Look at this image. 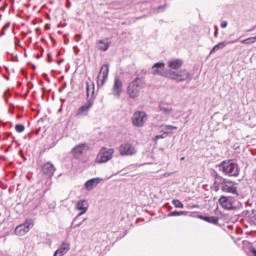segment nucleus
<instances>
[{"label": "nucleus", "mask_w": 256, "mask_h": 256, "mask_svg": "<svg viewBox=\"0 0 256 256\" xmlns=\"http://www.w3.org/2000/svg\"><path fill=\"white\" fill-rule=\"evenodd\" d=\"M219 168L224 175H229V177H237L239 175V166L233 160L223 161Z\"/></svg>", "instance_id": "f257e3e1"}, {"label": "nucleus", "mask_w": 256, "mask_h": 256, "mask_svg": "<svg viewBox=\"0 0 256 256\" xmlns=\"http://www.w3.org/2000/svg\"><path fill=\"white\" fill-rule=\"evenodd\" d=\"M89 151V145L87 143H81L75 146L71 153L74 157V159H77L78 161H81V163H87V158L85 155H87Z\"/></svg>", "instance_id": "f03ea898"}, {"label": "nucleus", "mask_w": 256, "mask_h": 256, "mask_svg": "<svg viewBox=\"0 0 256 256\" xmlns=\"http://www.w3.org/2000/svg\"><path fill=\"white\" fill-rule=\"evenodd\" d=\"M113 155H115V149L103 147L98 152L95 163H98V165H101L103 163H109V161L113 159Z\"/></svg>", "instance_id": "7ed1b4c3"}, {"label": "nucleus", "mask_w": 256, "mask_h": 256, "mask_svg": "<svg viewBox=\"0 0 256 256\" xmlns=\"http://www.w3.org/2000/svg\"><path fill=\"white\" fill-rule=\"evenodd\" d=\"M167 79H172L173 81H177V83H181L182 81H187L191 77V74L187 70H180L179 72L168 71L166 72Z\"/></svg>", "instance_id": "20e7f679"}, {"label": "nucleus", "mask_w": 256, "mask_h": 256, "mask_svg": "<svg viewBox=\"0 0 256 256\" xmlns=\"http://www.w3.org/2000/svg\"><path fill=\"white\" fill-rule=\"evenodd\" d=\"M141 89V79L136 78L128 85L127 93L129 97L136 99L141 94Z\"/></svg>", "instance_id": "39448f33"}, {"label": "nucleus", "mask_w": 256, "mask_h": 256, "mask_svg": "<svg viewBox=\"0 0 256 256\" xmlns=\"http://www.w3.org/2000/svg\"><path fill=\"white\" fill-rule=\"evenodd\" d=\"M218 203L226 211H233V209L237 208L235 198L231 196H221Z\"/></svg>", "instance_id": "423d86ee"}, {"label": "nucleus", "mask_w": 256, "mask_h": 256, "mask_svg": "<svg viewBox=\"0 0 256 256\" xmlns=\"http://www.w3.org/2000/svg\"><path fill=\"white\" fill-rule=\"evenodd\" d=\"M145 123H147V113L138 111L133 114L132 125H134V127H143Z\"/></svg>", "instance_id": "0eeeda50"}, {"label": "nucleus", "mask_w": 256, "mask_h": 256, "mask_svg": "<svg viewBox=\"0 0 256 256\" xmlns=\"http://www.w3.org/2000/svg\"><path fill=\"white\" fill-rule=\"evenodd\" d=\"M31 229H33V220H27L25 223L16 227L15 235L18 237H23V235H27Z\"/></svg>", "instance_id": "6e6552de"}, {"label": "nucleus", "mask_w": 256, "mask_h": 256, "mask_svg": "<svg viewBox=\"0 0 256 256\" xmlns=\"http://www.w3.org/2000/svg\"><path fill=\"white\" fill-rule=\"evenodd\" d=\"M108 77H109V64H104L102 65L98 74V80H97L98 87H103V85L107 83Z\"/></svg>", "instance_id": "1a4fd4ad"}, {"label": "nucleus", "mask_w": 256, "mask_h": 256, "mask_svg": "<svg viewBox=\"0 0 256 256\" xmlns=\"http://www.w3.org/2000/svg\"><path fill=\"white\" fill-rule=\"evenodd\" d=\"M111 93L113 97L117 98H120L123 93V80H121V78H119L118 76L114 78Z\"/></svg>", "instance_id": "9d476101"}, {"label": "nucleus", "mask_w": 256, "mask_h": 256, "mask_svg": "<svg viewBox=\"0 0 256 256\" xmlns=\"http://www.w3.org/2000/svg\"><path fill=\"white\" fill-rule=\"evenodd\" d=\"M119 153L122 157L137 155V148L130 143H125L120 146Z\"/></svg>", "instance_id": "9b49d317"}, {"label": "nucleus", "mask_w": 256, "mask_h": 256, "mask_svg": "<svg viewBox=\"0 0 256 256\" xmlns=\"http://www.w3.org/2000/svg\"><path fill=\"white\" fill-rule=\"evenodd\" d=\"M221 190L224 193H232L233 195H237V184L235 182L223 179L221 183Z\"/></svg>", "instance_id": "f8f14e48"}, {"label": "nucleus", "mask_w": 256, "mask_h": 256, "mask_svg": "<svg viewBox=\"0 0 256 256\" xmlns=\"http://www.w3.org/2000/svg\"><path fill=\"white\" fill-rule=\"evenodd\" d=\"M95 101L93 99L87 100V103L82 105L76 112V117H87L89 115V111L93 107Z\"/></svg>", "instance_id": "ddd939ff"}, {"label": "nucleus", "mask_w": 256, "mask_h": 256, "mask_svg": "<svg viewBox=\"0 0 256 256\" xmlns=\"http://www.w3.org/2000/svg\"><path fill=\"white\" fill-rule=\"evenodd\" d=\"M74 209L79 211L77 217H81V215H85L89 209V202L85 199L78 200L75 202Z\"/></svg>", "instance_id": "4468645a"}, {"label": "nucleus", "mask_w": 256, "mask_h": 256, "mask_svg": "<svg viewBox=\"0 0 256 256\" xmlns=\"http://www.w3.org/2000/svg\"><path fill=\"white\" fill-rule=\"evenodd\" d=\"M176 129L177 127L173 125H159V126H154L152 131H158V133H163L167 137L169 133H172V131Z\"/></svg>", "instance_id": "2eb2a0df"}, {"label": "nucleus", "mask_w": 256, "mask_h": 256, "mask_svg": "<svg viewBox=\"0 0 256 256\" xmlns=\"http://www.w3.org/2000/svg\"><path fill=\"white\" fill-rule=\"evenodd\" d=\"M165 71V63L158 62L152 66V75H161L162 77H167Z\"/></svg>", "instance_id": "dca6fc26"}, {"label": "nucleus", "mask_w": 256, "mask_h": 256, "mask_svg": "<svg viewBox=\"0 0 256 256\" xmlns=\"http://www.w3.org/2000/svg\"><path fill=\"white\" fill-rule=\"evenodd\" d=\"M42 173L51 179L55 175V166L51 162L45 163L42 167Z\"/></svg>", "instance_id": "f3484780"}, {"label": "nucleus", "mask_w": 256, "mask_h": 256, "mask_svg": "<svg viewBox=\"0 0 256 256\" xmlns=\"http://www.w3.org/2000/svg\"><path fill=\"white\" fill-rule=\"evenodd\" d=\"M71 250V244L69 242H63L59 249L55 251L54 256H63L67 255L69 251Z\"/></svg>", "instance_id": "a211bd4d"}, {"label": "nucleus", "mask_w": 256, "mask_h": 256, "mask_svg": "<svg viewBox=\"0 0 256 256\" xmlns=\"http://www.w3.org/2000/svg\"><path fill=\"white\" fill-rule=\"evenodd\" d=\"M101 181H103V178H92L85 183V189H87V191H93Z\"/></svg>", "instance_id": "6ab92c4d"}, {"label": "nucleus", "mask_w": 256, "mask_h": 256, "mask_svg": "<svg viewBox=\"0 0 256 256\" xmlns=\"http://www.w3.org/2000/svg\"><path fill=\"white\" fill-rule=\"evenodd\" d=\"M86 94L87 101H89V99H93V101H95V84L93 82H86Z\"/></svg>", "instance_id": "aec40b11"}, {"label": "nucleus", "mask_w": 256, "mask_h": 256, "mask_svg": "<svg viewBox=\"0 0 256 256\" xmlns=\"http://www.w3.org/2000/svg\"><path fill=\"white\" fill-rule=\"evenodd\" d=\"M237 40H231L228 42H219L218 44H216L210 51V55H213V53H215L216 51H219L221 49H225V47H227V45L229 44H233L236 43Z\"/></svg>", "instance_id": "412c9836"}, {"label": "nucleus", "mask_w": 256, "mask_h": 256, "mask_svg": "<svg viewBox=\"0 0 256 256\" xmlns=\"http://www.w3.org/2000/svg\"><path fill=\"white\" fill-rule=\"evenodd\" d=\"M159 111L164 115H171V112L173 111V106L169 103L161 102L159 104Z\"/></svg>", "instance_id": "4be33fe9"}, {"label": "nucleus", "mask_w": 256, "mask_h": 256, "mask_svg": "<svg viewBox=\"0 0 256 256\" xmlns=\"http://www.w3.org/2000/svg\"><path fill=\"white\" fill-rule=\"evenodd\" d=\"M168 67L170 69H181V67H183V60L181 59H174V60H170L168 61Z\"/></svg>", "instance_id": "5701e85b"}, {"label": "nucleus", "mask_w": 256, "mask_h": 256, "mask_svg": "<svg viewBox=\"0 0 256 256\" xmlns=\"http://www.w3.org/2000/svg\"><path fill=\"white\" fill-rule=\"evenodd\" d=\"M109 45H111L109 39L100 40L97 42V49H99V51H107V49H109Z\"/></svg>", "instance_id": "b1692460"}, {"label": "nucleus", "mask_w": 256, "mask_h": 256, "mask_svg": "<svg viewBox=\"0 0 256 256\" xmlns=\"http://www.w3.org/2000/svg\"><path fill=\"white\" fill-rule=\"evenodd\" d=\"M202 221H206V223H212L213 225H217L219 223V218L214 216H198Z\"/></svg>", "instance_id": "393cba45"}, {"label": "nucleus", "mask_w": 256, "mask_h": 256, "mask_svg": "<svg viewBox=\"0 0 256 256\" xmlns=\"http://www.w3.org/2000/svg\"><path fill=\"white\" fill-rule=\"evenodd\" d=\"M255 42H256V36L249 37V38H246V39L240 41V43H242V45H253V43H255Z\"/></svg>", "instance_id": "a878e982"}, {"label": "nucleus", "mask_w": 256, "mask_h": 256, "mask_svg": "<svg viewBox=\"0 0 256 256\" xmlns=\"http://www.w3.org/2000/svg\"><path fill=\"white\" fill-rule=\"evenodd\" d=\"M181 215H187V211H173L168 214V217H179Z\"/></svg>", "instance_id": "bb28decb"}, {"label": "nucleus", "mask_w": 256, "mask_h": 256, "mask_svg": "<svg viewBox=\"0 0 256 256\" xmlns=\"http://www.w3.org/2000/svg\"><path fill=\"white\" fill-rule=\"evenodd\" d=\"M172 204L174 205V207H176V209H183V203L179 200H173Z\"/></svg>", "instance_id": "cd10ccee"}, {"label": "nucleus", "mask_w": 256, "mask_h": 256, "mask_svg": "<svg viewBox=\"0 0 256 256\" xmlns=\"http://www.w3.org/2000/svg\"><path fill=\"white\" fill-rule=\"evenodd\" d=\"M15 129H16L17 133H23V131H25V126L23 124H17L15 126Z\"/></svg>", "instance_id": "c85d7f7f"}, {"label": "nucleus", "mask_w": 256, "mask_h": 256, "mask_svg": "<svg viewBox=\"0 0 256 256\" xmlns=\"http://www.w3.org/2000/svg\"><path fill=\"white\" fill-rule=\"evenodd\" d=\"M79 217H75L74 218V220H73V222H72V227H73V229H77V227H81L82 225H83V222H80V223H78V224H75V221H77V219H78Z\"/></svg>", "instance_id": "c756f323"}, {"label": "nucleus", "mask_w": 256, "mask_h": 256, "mask_svg": "<svg viewBox=\"0 0 256 256\" xmlns=\"http://www.w3.org/2000/svg\"><path fill=\"white\" fill-rule=\"evenodd\" d=\"M166 137H167V136H166L164 133H162V134H160V135L154 136V137H153V141L157 142L158 139H165Z\"/></svg>", "instance_id": "7c9ffc66"}, {"label": "nucleus", "mask_w": 256, "mask_h": 256, "mask_svg": "<svg viewBox=\"0 0 256 256\" xmlns=\"http://www.w3.org/2000/svg\"><path fill=\"white\" fill-rule=\"evenodd\" d=\"M9 27H11V23H7L5 24V26L3 27V31H7V29H9Z\"/></svg>", "instance_id": "2f4dec72"}, {"label": "nucleus", "mask_w": 256, "mask_h": 256, "mask_svg": "<svg viewBox=\"0 0 256 256\" xmlns=\"http://www.w3.org/2000/svg\"><path fill=\"white\" fill-rule=\"evenodd\" d=\"M227 25H228L227 21H223V22L221 23L222 29H226Z\"/></svg>", "instance_id": "473e14b6"}, {"label": "nucleus", "mask_w": 256, "mask_h": 256, "mask_svg": "<svg viewBox=\"0 0 256 256\" xmlns=\"http://www.w3.org/2000/svg\"><path fill=\"white\" fill-rule=\"evenodd\" d=\"M251 223H253V225H256V216H253L251 218Z\"/></svg>", "instance_id": "72a5a7b5"}, {"label": "nucleus", "mask_w": 256, "mask_h": 256, "mask_svg": "<svg viewBox=\"0 0 256 256\" xmlns=\"http://www.w3.org/2000/svg\"><path fill=\"white\" fill-rule=\"evenodd\" d=\"M251 253L253 254V256H256V249L253 248V249L251 250Z\"/></svg>", "instance_id": "f704fd0d"}, {"label": "nucleus", "mask_w": 256, "mask_h": 256, "mask_svg": "<svg viewBox=\"0 0 256 256\" xmlns=\"http://www.w3.org/2000/svg\"><path fill=\"white\" fill-rule=\"evenodd\" d=\"M66 6H67V7H71V1L67 0Z\"/></svg>", "instance_id": "c9c22d12"}, {"label": "nucleus", "mask_w": 256, "mask_h": 256, "mask_svg": "<svg viewBox=\"0 0 256 256\" xmlns=\"http://www.w3.org/2000/svg\"><path fill=\"white\" fill-rule=\"evenodd\" d=\"M1 35H5V30L2 29Z\"/></svg>", "instance_id": "e433bc0d"}, {"label": "nucleus", "mask_w": 256, "mask_h": 256, "mask_svg": "<svg viewBox=\"0 0 256 256\" xmlns=\"http://www.w3.org/2000/svg\"><path fill=\"white\" fill-rule=\"evenodd\" d=\"M7 95H8V92H5V93H4V97H7Z\"/></svg>", "instance_id": "4c0bfd02"}, {"label": "nucleus", "mask_w": 256, "mask_h": 256, "mask_svg": "<svg viewBox=\"0 0 256 256\" xmlns=\"http://www.w3.org/2000/svg\"><path fill=\"white\" fill-rule=\"evenodd\" d=\"M180 161H185V157H182V158L180 159Z\"/></svg>", "instance_id": "58836bf2"}, {"label": "nucleus", "mask_w": 256, "mask_h": 256, "mask_svg": "<svg viewBox=\"0 0 256 256\" xmlns=\"http://www.w3.org/2000/svg\"><path fill=\"white\" fill-rule=\"evenodd\" d=\"M215 191H219V187H216V188H215Z\"/></svg>", "instance_id": "ea45409f"}, {"label": "nucleus", "mask_w": 256, "mask_h": 256, "mask_svg": "<svg viewBox=\"0 0 256 256\" xmlns=\"http://www.w3.org/2000/svg\"><path fill=\"white\" fill-rule=\"evenodd\" d=\"M214 35H215V37H217V32H215V34H214Z\"/></svg>", "instance_id": "a19ab883"}, {"label": "nucleus", "mask_w": 256, "mask_h": 256, "mask_svg": "<svg viewBox=\"0 0 256 256\" xmlns=\"http://www.w3.org/2000/svg\"><path fill=\"white\" fill-rule=\"evenodd\" d=\"M249 31H253V29H252V30H249Z\"/></svg>", "instance_id": "79ce46f5"}, {"label": "nucleus", "mask_w": 256, "mask_h": 256, "mask_svg": "<svg viewBox=\"0 0 256 256\" xmlns=\"http://www.w3.org/2000/svg\"><path fill=\"white\" fill-rule=\"evenodd\" d=\"M0 19H1V15H0Z\"/></svg>", "instance_id": "37998d69"}]
</instances>
